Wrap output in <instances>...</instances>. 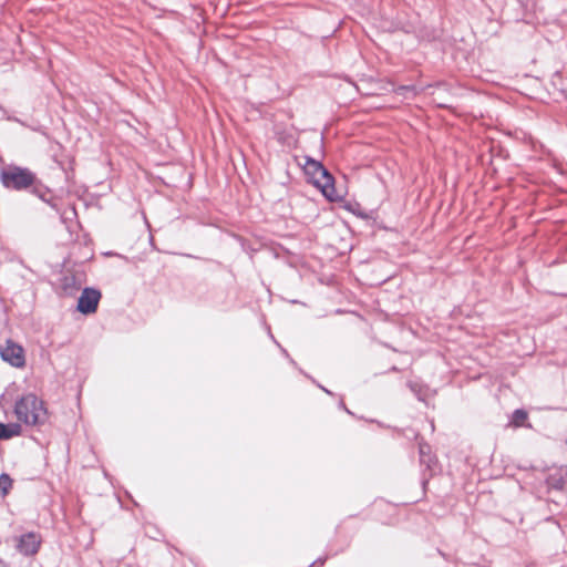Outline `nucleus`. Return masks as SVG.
<instances>
[{
    "instance_id": "1",
    "label": "nucleus",
    "mask_w": 567,
    "mask_h": 567,
    "mask_svg": "<svg viewBox=\"0 0 567 567\" xmlns=\"http://www.w3.org/2000/svg\"><path fill=\"white\" fill-rule=\"evenodd\" d=\"M0 183L9 190L29 192L39 197L51 207L55 208V204L51 200V190L43 185L37 177V174L28 167L16 164H8L0 168Z\"/></svg>"
},
{
    "instance_id": "2",
    "label": "nucleus",
    "mask_w": 567,
    "mask_h": 567,
    "mask_svg": "<svg viewBox=\"0 0 567 567\" xmlns=\"http://www.w3.org/2000/svg\"><path fill=\"white\" fill-rule=\"evenodd\" d=\"M305 173L308 176V181L319 188L322 195L330 202L340 199V195L337 193L334 187V177L323 166L320 161H317L310 156H305Z\"/></svg>"
},
{
    "instance_id": "3",
    "label": "nucleus",
    "mask_w": 567,
    "mask_h": 567,
    "mask_svg": "<svg viewBox=\"0 0 567 567\" xmlns=\"http://www.w3.org/2000/svg\"><path fill=\"white\" fill-rule=\"evenodd\" d=\"M14 414L20 422L27 425L41 426L48 421L44 402L33 393H28L17 400Z\"/></svg>"
},
{
    "instance_id": "4",
    "label": "nucleus",
    "mask_w": 567,
    "mask_h": 567,
    "mask_svg": "<svg viewBox=\"0 0 567 567\" xmlns=\"http://www.w3.org/2000/svg\"><path fill=\"white\" fill-rule=\"evenodd\" d=\"M101 297L102 293L99 289L85 287L78 299L76 310L85 316L95 313Z\"/></svg>"
},
{
    "instance_id": "5",
    "label": "nucleus",
    "mask_w": 567,
    "mask_h": 567,
    "mask_svg": "<svg viewBox=\"0 0 567 567\" xmlns=\"http://www.w3.org/2000/svg\"><path fill=\"white\" fill-rule=\"evenodd\" d=\"M16 549L23 556H34L38 554L42 538L35 532H28L14 538Z\"/></svg>"
},
{
    "instance_id": "6",
    "label": "nucleus",
    "mask_w": 567,
    "mask_h": 567,
    "mask_svg": "<svg viewBox=\"0 0 567 567\" xmlns=\"http://www.w3.org/2000/svg\"><path fill=\"white\" fill-rule=\"evenodd\" d=\"M1 358L16 368H21L25 363L23 348L11 340H8L6 347L1 350Z\"/></svg>"
},
{
    "instance_id": "7",
    "label": "nucleus",
    "mask_w": 567,
    "mask_h": 567,
    "mask_svg": "<svg viewBox=\"0 0 567 567\" xmlns=\"http://www.w3.org/2000/svg\"><path fill=\"white\" fill-rule=\"evenodd\" d=\"M419 454L421 465L425 466V470L429 471V475L423 472L422 484L424 487L434 473V467L436 466V457L432 455L430 444L423 441L419 443Z\"/></svg>"
},
{
    "instance_id": "8",
    "label": "nucleus",
    "mask_w": 567,
    "mask_h": 567,
    "mask_svg": "<svg viewBox=\"0 0 567 567\" xmlns=\"http://www.w3.org/2000/svg\"><path fill=\"white\" fill-rule=\"evenodd\" d=\"M548 489L567 491V470L548 475L546 478Z\"/></svg>"
},
{
    "instance_id": "9",
    "label": "nucleus",
    "mask_w": 567,
    "mask_h": 567,
    "mask_svg": "<svg viewBox=\"0 0 567 567\" xmlns=\"http://www.w3.org/2000/svg\"><path fill=\"white\" fill-rule=\"evenodd\" d=\"M22 433V426L20 423H2L0 422V441L10 440L14 436H19Z\"/></svg>"
},
{
    "instance_id": "10",
    "label": "nucleus",
    "mask_w": 567,
    "mask_h": 567,
    "mask_svg": "<svg viewBox=\"0 0 567 567\" xmlns=\"http://www.w3.org/2000/svg\"><path fill=\"white\" fill-rule=\"evenodd\" d=\"M13 480L9 474L2 473L0 474V496H6L9 494L12 488Z\"/></svg>"
},
{
    "instance_id": "11",
    "label": "nucleus",
    "mask_w": 567,
    "mask_h": 567,
    "mask_svg": "<svg viewBox=\"0 0 567 567\" xmlns=\"http://www.w3.org/2000/svg\"><path fill=\"white\" fill-rule=\"evenodd\" d=\"M528 414L524 409H516L512 415V422L515 426H520L527 419Z\"/></svg>"
},
{
    "instance_id": "12",
    "label": "nucleus",
    "mask_w": 567,
    "mask_h": 567,
    "mask_svg": "<svg viewBox=\"0 0 567 567\" xmlns=\"http://www.w3.org/2000/svg\"><path fill=\"white\" fill-rule=\"evenodd\" d=\"M408 386L410 388V390L416 395V398L420 400V401H423V386L415 382V381H409L408 382Z\"/></svg>"
},
{
    "instance_id": "13",
    "label": "nucleus",
    "mask_w": 567,
    "mask_h": 567,
    "mask_svg": "<svg viewBox=\"0 0 567 567\" xmlns=\"http://www.w3.org/2000/svg\"><path fill=\"white\" fill-rule=\"evenodd\" d=\"M398 94H408L410 93L412 96H415L419 93V90L415 85H400L396 89Z\"/></svg>"
},
{
    "instance_id": "14",
    "label": "nucleus",
    "mask_w": 567,
    "mask_h": 567,
    "mask_svg": "<svg viewBox=\"0 0 567 567\" xmlns=\"http://www.w3.org/2000/svg\"><path fill=\"white\" fill-rule=\"evenodd\" d=\"M75 282V278L72 276V277H64V284H63V288L66 290L69 286L71 285H74Z\"/></svg>"
},
{
    "instance_id": "15",
    "label": "nucleus",
    "mask_w": 567,
    "mask_h": 567,
    "mask_svg": "<svg viewBox=\"0 0 567 567\" xmlns=\"http://www.w3.org/2000/svg\"><path fill=\"white\" fill-rule=\"evenodd\" d=\"M269 336H270V338L274 340V342H275V343H276V344L281 349V352H282L287 358H289V354H288L287 350H286V349H284V348H282V347H281V346L276 341V339L274 338V336L271 334V332H270V331H269Z\"/></svg>"
},
{
    "instance_id": "16",
    "label": "nucleus",
    "mask_w": 567,
    "mask_h": 567,
    "mask_svg": "<svg viewBox=\"0 0 567 567\" xmlns=\"http://www.w3.org/2000/svg\"><path fill=\"white\" fill-rule=\"evenodd\" d=\"M327 557L324 558H318L317 560L312 561L311 565L309 567H312V566H317V565H320L322 566L326 561Z\"/></svg>"
},
{
    "instance_id": "17",
    "label": "nucleus",
    "mask_w": 567,
    "mask_h": 567,
    "mask_svg": "<svg viewBox=\"0 0 567 567\" xmlns=\"http://www.w3.org/2000/svg\"><path fill=\"white\" fill-rule=\"evenodd\" d=\"M339 408L343 409L347 413L352 414V412L346 406L343 400L339 402Z\"/></svg>"
},
{
    "instance_id": "18",
    "label": "nucleus",
    "mask_w": 567,
    "mask_h": 567,
    "mask_svg": "<svg viewBox=\"0 0 567 567\" xmlns=\"http://www.w3.org/2000/svg\"><path fill=\"white\" fill-rule=\"evenodd\" d=\"M319 388H320L322 391H324L327 394L332 395V392H331V391H329L328 389H326L324 386L319 385Z\"/></svg>"
},
{
    "instance_id": "19",
    "label": "nucleus",
    "mask_w": 567,
    "mask_h": 567,
    "mask_svg": "<svg viewBox=\"0 0 567 567\" xmlns=\"http://www.w3.org/2000/svg\"><path fill=\"white\" fill-rule=\"evenodd\" d=\"M6 561H3L1 558H0V567L4 564Z\"/></svg>"
},
{
    "instance_id": "20",
    "label": "nucleus",
    "mask_w": 567,
    "mask_h": 567,
    "mask_svg": "<svg viewBox=\"0 0 567 567\" xmlns=\"http://www.w3.org/2000/svg\"><path fill=\"white\" fill-rule=\"evenodd\" d=\"M188 258H195L193 255H186Z\"/></svg>"
},
{
    "instance_id": "21",
    "label": "nucleus",
    "mask_w": 567,
    "mask_h": 567,
    "mask_svg": "<svg viewBox=\"0 0 567 567\" xmlns=\"http://www.w3.org/2000/svg\"><path fill=\"white\" fill-rule=\"evenodd\" d=\"M1 567H8L7 564L4 563Z\"/></svg>"
},
{
    "instance_id": "22",
    "label": "nucleus",
    "mask_w": 567,
    "mask_h": 567,
    "mask_svg": "<svg viewBox=\"0 0 567 567\" xmlns=\"http://www.w3.org/2000/svg\"><path fill=\"white\" fill-rule=\"evenodd\" d=\"M566 445H567V437H566V441H565Z\"/></svg>"
}]
</instances>
